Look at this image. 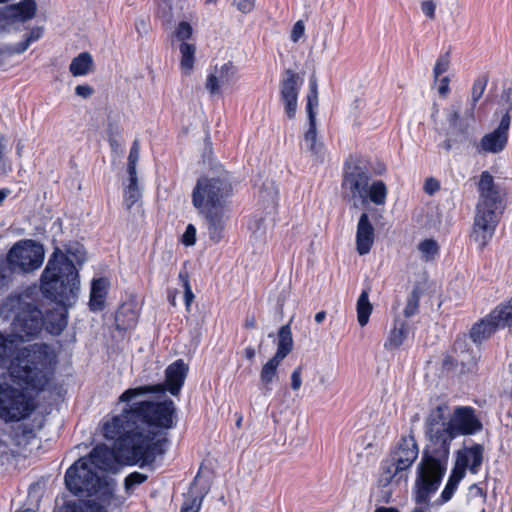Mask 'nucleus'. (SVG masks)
Segmentation results:
<instances>
[{
    "mask_svg": "<svg viewBox=\"0 0 512 512\" xmlns=\"http://www.w3.org/2000/svg\"><path fill=\"white\" fill-rule=\"evenodd\" d=\"M482 423L470 406H458L449 418V431H445L448 442V457L451 442L460 435H474L482 430Z\"/></svg>",
    "mask_w": 512,
    "mask_h": 512,
    "instance_id": "16",
    "label": "nucleus"
},
{
    "mask_svg": "<svg viewBox=\"0 0 512 512\" xmlns=\"http://www.w3.org/2000/svg\"><path fill=\"white\" fill-rule=\"evenodd\" d=\"M449 64H450L449 52H446L445 54H442L438 57L436 64L434 66V69H433V74H434L435 79H437L439 76H441L448 70Z\"/></svg>",
    "mask_w": 512,
    "mask_h": 512,
    "instance_id": "45",
    "label": "nucleus"
},
{
    "mask_svg": "<svg viewBox=\"0 0 512 512\" xmlns=\"http://www.w3.org/2000/svg\"><path fill=\"white\" fill-rule=\"evenodd\" d=\"M15 387L7 381L0 382V419L4 422H18L28 418L35 409L31 396L24 392L29 390L24 385ZM39 391L38 389H31Z\"/></svg>",
    "mask_w": 512,
    "mask_h": 512,
    "instance_id": "10",
    "label": "nucleus"
},
{
    "mask_svg": "<svg viewBox=\"0 0 512 512\" xmlns=\"http://www.w3.org/2000/svg\"><path fill=\"white\" fill-rule=\"evenodd\" d=\"M387 194L386 184L382 180L373 181L367 188V203L371 201L375 205H384Z\"/></svg>",
    "mask_w": 512,
    "mask_h": 512,
    "instance_id": "33",
    "label": "nucleus"
},
{
    "mask_svg": "<svg viewBox=\"0 0 512 512\" xmlns=\"http://www.w3.org/2000/svg\"><path fill=\"white\" fill-rule=\"evenodd\" d=\"M65 485L74 495L95 496V500L110 508H120L121 497L115 494L116 483L106 475H99L83 457L75 461L65 473Z\"/></svg>",
    "mask_w": 512,
    "mask_h": 512,
    "instance_id": "5",
    "label": "nucleus"
},
{
    "mask_svg": "<svg viewBox=\"0 0 512 512\" xmlns=\"http://www.w3.org/2000/svg\"><path fill=\"white\" fill-rule=\"evenodd\" d=\"M488 80L489 78L487 75H482L474 81L471 91L472 103L470 109L466 111V116H470L471 118L474 117V109L476 107V103L482 97L487 86Z\"/></svg>",
    "mask_w": 512,
    "mask_h": 512,
    "instance_id": "37",
    "label": "nucleus"
},
{
    "mask_svg": "<svg viewBox=\"0 0 512 512\" xmlns=\"http://www.w3.org/2000/svg\"><path fill=\"white\" fill-rule=\"evenodd\" d=\"M6 260L14 272H33L43 264L44 247L34 240L18 241L8 251Z\"/></svg>",
    "mask_w": 512,
    "mask_h": 512,
    "instance_id": "13",
    "label": "nucleus"
},
{
    "mask_svg": "<svg viewBox=\"0 0 512 512\" xmlns=\"http://www.w3.org/2000/svg\"><path fill=\"white\" fill-rule=\"evenodd\" d=\"M148 479L146 474L140 473L138 471H134L127 475L124 479V487L128 492L133 489L135 486L144 483Z\"/></svg>",
    "mask_w": 512,
    "mask_h": 512,
    "instance_id": "42",
    "label": "nucleus"
},
{
    "mask_svg": "<svg viewBox=\"0 0 512 512\" xmlns=\"http://www.w3.org/2000/svg\"><path fill=\"white\" fill-rule=\"evenodd\" d=\"M461 109L462 102L456 101L444 110L445 122L441 124L438 131L445 136V139L438 147L447 152L475 143V140L470 135L469 123L461 116Z\"/></svg>",
    "mask_w": 512,
    "mask_h": 512,
    "instance_id": "11",
    "label": "nucleus"
},
{
    "mask_svg": "<svg viewBox=\"0 0 512 512\" xmlns=\"http://www.w3.org/2000/svg\"><path fill=\"white\" fill-rule=\"evenodd\" d=\"M182 243L185 246H193L196 242V227L193 224L186 226L185 232L182 235Z\"/></svg>",
    "mask_w": 512,
    "mask_h": 512,
    "instance_id": "49",
    "label": "nucleus"
},
{
    "mask_svg": "<svg viewBox=\"0 0 512 512\" xmlns=\"http://www.w3.org/2000/svg\"><path fill=\"white\" fill-rule=\"evenodd\" d=\"M120 136V129L117 123L109 122L107 125L108 142L112 149L116 150L119 147L118 138Z\"/></svg>",
    "mask_w": 512,
    "mask_h": 512,
    "instance_id": "46",
    "label": "nucleus"
},
{
    "mask_svg": "<svg viewBox=\"0 0 512 512\" xmlns=\"http://www.w3.org/2000/svg\"><path fill=\"white\" fill-rule=\"evenodd\" d=\"M139 160V142L135 140L130 148L129 156H128V174H135L137 172V162Z\"/></svg>",
    "mask_w": 512,
    "mask_h": 512,
    "instance_id": "44",
    "label": "nucleus"
},
{
    "mask_svg": "<svg viewBox=\"0 0 512 512\" xmlns=\"http://www.w3.org/2000/svg\"><path fill=\"white\" fill-rule=\"evenodd\" d=\"M135 28L140 35L146 33L148 29V22L144 18L137 19L135 22Z\"/></svg>",
    "mask_w": 512,
    "mask_h": 512,
    "instance_id": "61",
    "label": "nucleus"
},
{
    "mask_svg": "<svg viewBox=\"0 0 512 512\" xmlns=\"http://www.w3.org/2000/svg\"><path fill=\"white\" fill-rule=\"evenodd\" d=\"M438 92L443 97L446 96L447 93L449 92V78L447 76L441 79Z\"/></svg>",
    "mask_w": 512,
    "mask_h": 512,
    "instance_id": "60",
    "label": "nucleus"
},
{
    "mask_svg": "<svg viewBox=\"0 0 512 512\" xmlns=\"http://www.w3.org/2000/svg\"><path fill=\"white\" fill-rule=\"evenodd\" d=\"M499 110L502 113L501 119L508 118L509 125L511 124V116L510 113L512 111V88H504L500 99L498 101Z\"/></svg>",
    "mask_w": 512,
    "mask_h": 512,
    "instance_id": "38",
    "label": "nucleus"
},
{
    "mask_svg": "<svg viewBox=\"0 0 512 512\" xmlns=\"http://www.w3.org/2000/svg\"><path fill=\"white\" fill-rule=\"evenodd\" d=\"M126 403L119 415L103 424V436L116 441V450L129 465L154 469L157 457L168 450V432L177 426L176 404L170 398Z\"/></svg>",
    "mask_w": 512,
    "mask_h": 512,
    "instance_id": "1",
    "label": "nucleus"
},
{
    "mask_svg": "<svg viewBox=\"0 0 512 512\" xmlns=\"http://www.w3.org/2000/svg\"><path fill=\"white\" fill-rule=\"evenodd\" d=\"M157 16L162 20L164 25L172 22V5L170 0H159L157 4Z\"/></svg>",
    "mask_w": 512,
    "mask_h": 512,
    "instance_id": "41",
    "label": "nucleus"
},
{
    "mask_svg": "<svg viewBox=\"0 0 512 512\" xmlns=\"http://www.w3.org/2000/svg\"><path fill=\"white\" fill-rule=\"evenodd\" d=\"M188 365L183 359H178L171 363L165 370V381L154 385H142L135 388L126 389L118 398V402H132L139 396L149 394H164L169 392L177 396L185 382L188 373Z\"/></svg>",
    "mask_w": 512,
    "mask_h": 512,
    "instance_id": "9",
    "label": "nucleus"
},
{
    "mask_svg": "<svg viewBox=\"0 0 512 512\" xmlns=\"http://www.w3.org/2000/svg\"><path fill=\"white\" fill-rule=\"evenodd\" d=\"M244 355L248 360H253L256 355V351L252 346H248L244 349Z\"/></svg>",
    "mask_w": 512,
    "mask_h": 512,
    "instance_id": "62",
    "label": "nucleus"
},
{
    "mask_svg": "<svg viewBox=\"0 0 512 512\" xmlns=\"http://www.w3.org/2000/svg\"><path fill=\"white\" fill-rule=\"evenodd\" d=\"M440 186H439V183L438 181L430 178L426 181L425 183V192L432 195L434 192H436L437 190H439Z\"/></svg>",
    "mask_w": 512,
    "mask_h": 512,
    "instance_id": "59",
    "label": "nucleus"
},
{
    "mask_svg": "<svg viewBox=\"0 0 512 512\" xmlns=\"http://www.w3.org/2000/svg\"><path fill=\"white\" fill-rule=\"evenodd\" d=\"M421 10L429 19L435 17L436 5L432 0H425L421 3Z\"/></svg>",
    "mask_w": 512,
    "mask_h": 512,
    "instance_id": "53",
    "label": "nucleus"
},
{
    "mask_svg": "<svg viewBox=\"0 0 512 512\" xmlns=\"http://www.w3.org/2000/svg\"><path fill=\"white\" fill-rule=\"evenodd\" d=\"M178 277L179 280L182 282L183 288L186 287V284H190L189 275L186 271H181Z\"/></svg>",
    "mask_w": 512,
    "mask_h": 512,
    "instance_id": "63",
    "label": "nucleus"
},
{
    "mask_svg": "<svg viewBox=\"0 0 512 512\" xmlns=\"http://www.w3.org/2000/svg\"><path fill=\"white\" fill-rule=\"evenodd\" d=\"M36 11L35 0H21L17 4L7 6L2 11V16L8 24L24 23L34 18Z\"/></svg>",
    "mask_w": 512,
    "mask_h": 512,
    "instance_id": "23",
    "label": "nucleus"
},
{
    "mask_svg": "<svg viewBox=\"0 0 512 512\" xmlns=\"http://www.w3.org/2000/svg\"><path fill=\"white\" fill-rule=\"evenodd\" d=\"M14 270H10V266L8 262H0V289L6 286L10 279Z\"/></svg>",
    "mask_w": 512,
    "mask_h": 512,
    "instance_id": "50",
    "label": "nucleus"
},
{
    "mask_svg": "<svg viewBox=\"0 0 512 512\" xmlns=\"http://www.w3.org/2000/svg\"><path fill=\"white\" fill-rule=\"evenodd\" d=\"M42 35L43 29L41 27H35L25 35L24 40L16 43L15 45H12L9 49H7V52L10 55L21 54L25 52L33 42L39 40Z\"/></svg>",
    "mask_w": 512,
    "mask_h": 512,
    "instance_id": "34",
    "label": "nucleus"
},
{
    "mask_svg": "<svg viewBox=\"0 0 512 512\" xmlns=\"http://www.w3.org/2000/svg\"><path fill=\"white\" fill-rule=\"evenodd\" d=\"M357 320L361 327L367 325L369 317L372 313V304L369 301V290L363 289L357 300Z\"/></svg>",
    "mask_w": 512,
    "mask_h": 512,
    "instance_id": "31",
    "label": "nucleus"
},
{
    "mask_svg": "<svg viewBox=\"0 0 512 512\" xmlns=\"http://www.w3.org/2000/svg\"><path fill=\"white\" fill-rule=\"evenodd\" d=\"M233 187L227 172L217 177H200L192 190V204L197 211L225 209Z\"/></svg>",
    "mask_w": 512,
    "mask_h": 512,
    "instance_id": "8",
    "label": "nucleus"
},
{
    "mask_svg": "<svg viewBox=\"0 0 512 512\" xmlns=\"http://www.w3.org/2000/svg\"><path fill=\"white\" fill-rule=\"evenodd\" d=\"M236 67L232 62L224 63L219 69L209 73L206 79L205 87L211 95L220 93L221 87L229 86L236 75Z\"/></svg>",
    "mask_w": 512,
    "mask_h": 512,
    "instance_id": "21",
    "label": "nucleus"
},
{
    "mask_svg": "<svg viewBox=\"0 0 512 512\" xmlns=\"http://www.w3.org/2000/svg\"><path fill=\"white\" fill-rule=\"evenodd\" d=\"M194 300V294L192 292V288L190 284H186V287H184V303L186 306V309L189 311L190 306Z\"/></svg>",
    "mask_w": 512,
    "mask_h": 512,
    "instance_id": "58",
    "label": "nucleus"
},
{
    "mask_svg": "<svg viewBox=\"0 0 512 512\" xmlns=\"http://www.w3.org/2000/svg\"><path fill=\"white\" fill-rule=\"evenodd\" d=\"M192 32V26L186 21H181L175 30V36L184 42L192 36Z\"/></svg>",
    "mask_w": 512,
    "mask_h": 512,
    "instance_id": "48",
    "label": "nucleus"
},
{
    "mask_svg": "<svg viewBox=\"0 0 512 512\" xmlns=\"http://www.w3.org/2000/svg\"><path fill=\"white\" fill-rule=\"evenodd\" d=\"M70 256L79 264L85 261L83 247L78 244L69 246L66 253L56 247L40 277L43 297L57 305L44 315L45 330L55 336L66 328L68 309L76 303L80 291L79 273Z\"/></svg>",
    "mask_w": 512,
    "mask_h": 512,
    "instance_id": "2",
    "label": "nucleus"
},
{
    "mask_svg": "<svg viewBox=\"0 0 512 512\" xmlns=\"http://www.w3.org/2000/svg\"><path fill=\"white\" fill-rule=\"evenodd\" d=\"M374 512H400L397 508L394 507H378Z\"/></svg>",
    "mask_w": 512,
    "mask_h": 512,
    "instance_id": "64",
    "label": "nucleus"
},
{
    "mask_svg": "<svg viewBox=\"0 0 512 512\" xmlns=\"http://www.w3.org/2000/svg\"><path fill=\"white\" fill-rule=\"evenodd\" d=\"M419 454L418 445L413 436L402 437L397 448L391 453L389 464L383 466L388 477L385 480L389 483L392 478L412 466Z\"/></svg>",
    "mask_w": 512,
    "mask_h": 512,
    "instance_id": "17",
    "label": "nucleus"
},
{
    "mask_svg": "<svg viewBox=\"0 0 512 512\" xmlns=\"http://www.w3.org/2000/svg\"><path fill=\"white\" fill-rule=\"evenodd\" d=\"M107 286L105 278L93 279L89 299V308L92 312H100L105 308Z\"/></svg>",
    "mask_w": 512,
    "mask_h": 512,
    "instance_id": "27",
    "label": "nucleus"
},
{
    "mask_svg": "<svg viewBox=\"0 0 512 512\" xmlns=\"http://www.w3.org/2000/svg\"><path fill=\"white\" fill-rule=\"evenodd\" d=\"M302 80L298 73L291 69L285 71V77L280 82V99L284 112L289 119H294L298 107V95Z\"/></svg>",
    "mask_w": 512,
    "mask_h": 512,
    "instance_id": "18",
    "label": "nucleus"
},
{
    "mask_svg": "<svg viewBox=\"0 0 512 512\" xmlns=\"http://www.w3.org/2000/svg\"><path fill=\"white\" fill-rule=\"evenodd\" d=\"M283 359L273 356L267 363H265L260 372V380L265 387V394L270 392L272 388L270 384L277 375V368Z\"/></svg>",
    "mask_w": 512,
    "mask_h": 512,
    "instance_id": "32",
    "label": "nucleus"
},
{
    "mask_svg": "<svg viewBox=\"0 0 512 512\" xmlns=\"http://www.w3.org/2000/svg\"><path fill=\"white\" fill-rule=\"evenodd\" d=\"M304 30H305V27H304L303 22L297 21L292 28L291 40L293 42H297L303 36Z\"/></svg>",
    "mask_w": 512,
    "mask_h": 512,
    "instance_id": "55",
    "label": "nucleus"
},
{
    "mask_svg": "<svg viewBox=\"0 0 512 512\" xmlns=\"http://www.w3.org/2000/svg\"><path fill=\"white\" fill-rule=\"evenodd\" d=\"M93 92V88L88 84L77 85L75 87V94L82 98H89Z\"/></svg>",
    "mask_w": 512,
    "mask_h": 512,
    "instance_id": "56",
    "label": "nucleus"
},
{
    "mask_svg": "<svg viewBox=\"0 0 512 512\" xmlns=\"http://www.w3.org/2000/svg\"><path fill=\"white\" fill-rule=\"evenodd\" d=\"M512 327V297L497 305L486 317L476 322L470 329L471 340L479 345L496 331Z\"/></svg>",
    "mask_w": 512,
    "mask_h": 512,
    "instance_id": "12",
    "label": "nucleus"
},
{
    "mask_svg": "<svg viewBox=\"0 0 512 512\" xmlns=\"http://www.w3.org/2000/svg\"><path fill=\"white\" fill-rule=\"evenodd\" d=\"M458 485H459L458 483L448 479V481L440 495L439 503L444 504V503L448 502L453 497L454 493L456 492Z\"/></svg>",
    "mask_w": 512,
    "mask_h": 512,
    "instance_id": "47",
    "label": "nucleus"
},
{
    "mask_svg": "<svg viewBox=\"0 0 512 512\" xmlns=\"http://www.w3.org/2000/svg\"><path fill=\"white\" fill-rule=\"evenodd\" d=\"M113 441L114 443L116 442L115 440ZM116 455L127 462V460L118 453L115 446L114 449H111L104 444L96 445L86 459L93 469L109 471L114 467Z\"/></svg>",
    "mask_w": 512,
    "mask_h": 512,
    "instance_id": "22",
    "label": "nucleus"
},
{
    "mask_svg": "<svg viewBox=\"0 0 512 512\" xmlns=\"http://www.w3.org/2000/svg\"><path fill=\"white\" fill-rule=\"evenodd\" d=\"M92 67V56L88 52H82L71 61L69 70L73 76H84L91 71Z\"/></svg>",
    "mask_w": 512,
    "mask_h": 512,
    "instance_id": "30",
    "label": "nucleus"
},
{
    "mask_svg": "<svg viewBox=\"0 0 512 512\" xmlns=\"http://www.w3.org/2000/svg\"><path fill=\"white\" fill-rule=\"evenodd\" d=\"M124 314H125L124 309H121V310L117 311L116 316H115L116 329L119 331H125L129 328H132L136 324V317H135V314L133 313V311L130 310L131 316H130L129 320L127 321V323L124 320H122V317L124 316Z\"/></svg>",
    "mask_w": 512,
    "mask_h": 512,
    "instance_id": "43",
    "label": "nucleus"
},
{
    "mask_svg": "<svg viewBox=\"0 0 512 512\" xmlns=\"http://www.w3.org/2000/svg\"><path fill=\"white\" fill-rule=\"evenodd\" d=\"M375 240V228L369 215L364 212L360 215L356 229V250L363 256L370 252Z\"/></svg>",
    "mask_w": 512,
    "mask_h": 512,
    "instance_id": "20",
    "label": "nucleus"
},
{
    "mask_svg": "<svg viewBox=\"0 0 512 512\" xmlns=\"http://www.w3.org/2000/svg\"><path fill=\"white\" fill-rule=\"evenodd\" d=\"M17 346L11 336L0 333V368L9 367L12 380L28 389L44 390L48 378L36 351L24 350L16 354Z\"/></svg>",
    "mask_w": 512,
    "mask_h": 512,
    "instance_id": "4",
    "label": "nucleus"
},
{
    "mask_svg": "<svg viewBox=\"0 0 512 512\" xmlns=\"http://www.w3.org/2000/svg\"><path fill=\"white\" fill-rule=\"evenodd\" d=\"M202 498L193 497L190 501L183 503L181 512H199Z\"/></svg>",
    "mask_w": 512,
    "mask_h": 512,
    "instance_id": "51",
    "label": "nucleus"
},
{
    "mask_svg": "<svg viewBox=\"0 0 512 512\" xmlns=\"http://www.w3.org/2000/svg\"><path fill=\"white\" fill-rule=\"evenodd\" d=\"M199 215L205 220L209 239L218 243L224 236L225 214L224 209L198 211Z\"/></svg>",
    "mask_w": 512,
    "mask_h": 512,
    "instance_id": "24",
    "label": "nucleus"
},
{
    "mask_svg": "<svg viewBox=\"0 0 512 512\" xmlns=\"http://www.w3.org/2000/svg\"><path fill=\"white\" fill-rule=\"evenodd\" d=\"M293 349V338L290 324L283 325L278 331L277 350L274 356L284 359Z\"/></svg>",
    "mask_w": 512,
    "mask_h": 512,
    "instance_id": "29",
    "label": "nucleus"
},
{
    "mask_svg": "<svg viewBox=\"0 0 512 512\" xmlns=\"http://www.w3.org/2000/svg\"><path fill=\"white\" fill-rule=\"evenodd\" d=\"M447 404L432 409L425 420V434L428 442L417 466L414 485L417 504H428L431 495L439 488L448 466V442L445 431H449Z\"/></svg>",
    "mask_w": 512,
    "mask_h": 512,
    "instance_id": "3",
    "label": "nucleus"
},
{
    "mask_svg": "<svg viewBox=\"0 0 512 512\" xmlns=\"http://www.w3.org/2000/svg\"><path fill=\"white\" fill-rule=\"evenodd\" d=\"M509 120L504 118L500 120L498 126L490 133L485 134L479 144L477 145V151L479 153H492L498 154L502 152L509 139Z\"/></svg>",
    "mask_w": 512,
    "mask_h": 512,
    "instance_id": "19",
    "label": "nucleus"
},
{
    "mask_svg": "<svg viewBox=\"0 0 512 512\" xmlns=\"http://www.w3.org/2000/svg\"><path fill=\"white\" fill-rule=\"evenodd\" d=\"M318 105V83L316 76L312 74L309 78L306 103L309 128L304 134V147L317 161H323V144L317 140L316 109Z\"/></svg>",
    "mask_w": 512,
    "mask_h": 512,
    "instance_id": "15",
    "label": "nucleus"
},
{
    "mask_svg": "<svg viewBox=\"0 0 512 512\" xmlns=\"http://www.w3.org/2000/svg\"><path fill=\"white\" fill-rule=\"evenodd\" d=\"M302 366H298L294 369V371L291 374V388L294 391H297L300 389L302 385Z\"/></svg>",
    "mask_w": 512,
    "mask_h": 512,
    "instance_id": "52",
    "label": "nucleus"
},
{
    "mask_svg": "<svg viewBox=\"0 0 512 512\" xmlns=\"http://www.w3.org/2000/svg\"><path fill=\"white\" fill-rule=\"evenodd\" d=\"M465 468L463 465L461 467L455 466L448 479L459 484L465 476Z\"/></svg>",
    "mask_w": 512,
    "mask_h": 512,
    "instance_id": "57",
    "label": "nucleus"
},
{
    "mask_svg": "<svg viewBox=\"0 0 512 512\" xmlns=\"http://www.w3.org/2000/svg\"><path fill=\"white\" fill-rule=\"evenodd\" d=\"M255 0H234L237 9L242 13H249L254 8Z\"/></svg>",
    "mask_w": 512,
    "mask_h": 512,
    "instance_id": "54",
    "label": "nucleus"
},
{
    "mask_svg": "<svg viewBox=\"0 0 512 512\" xmlns=\"http://www.w3.org/2000/svg\"><path fill=\"white\" fill-rule=\"evenodd\" d=\"M140 197L141 192L138 186L137 172H135V174H129V184L124 190V204L126 208L131 209Z\"/></svg>",
    "mask_w": 512,
    "mask_h": 512,
    "instance_id": "35",
    "label": "nucleus"
},
{
    "mask_svg": "<svg viewBox=\"0 0 512 512\" xmlns=\"http://www.w3.org/2000/svg\"><path fill=\"white\" fill-rule=\"evenodd\" d=\"M478 191L479 201L476 206L472 237L482 250L495 233L499 222L496 211L502 204L503 194L488 171L481 173Z\"/></svg>",
    "mask_w": 512,
    "mask_h": 512,
    "instance_id": "6",
    "label": "nucleus"
},
{
    "mask_svg": "<svg viewBox=\"0 0 512 512\" xmlns=\"http://www.w3.org/2000/svg\"><path fill=\"white\" fill-rule=\"evenodd\" d=\"M418 250L421 252L422 258L425 261L433 260L439 253L438 244L434 239H425L421 241L418 245Z\"/></svg>",
    "mask_w": 512,
    "mask_h": 512,
    "instance_id": "39",
    "label": "nucleus"
},
{
    "mask_svg": "<svg viewBox=\"0 0 512 512\" xmlns=\"http://www.w3.org/2000/svg\"><path fill=\"white\" fill-rule=\"evenodd\" d=\"M421 293L417 288H414L409 294L404 308L403 314L406 318L416 315L419 311Z\"/></svg>",
    "mask_w": 512,
    "mask_h": 512,
    "instance_id": "40",
    "label": "nucleus"
},
{
    "mask_svg": "<svg viewBox=\"0 0 512 512\" xmlns=\"http://www.w3.org/2000/svg\"><path fill=\"white\" fill-rule=\"evenodd\" d=\"M0 307L3 308L2 315H13L12 332L20 341H31L42 332L44 314L28 294L10 295Z\"/></svg>",
    "mask_w": 512,
    "mask_h": 512,
    "instance_id": "7",
    "label": "nucleus"
},
{
    "mask_svg": "<svg viewBox=\"0 0 512 512\" xmlns=\"http://www.w3.org/2000/svg\"><path fill=\"white\" fill-rule=\"evenodd\" d=\"M369 182L370 173L365 168L358 165L348 166L341 183L344 200L354 208L366 205Z\"/></svg>",
    "mask_w": 512,
    "mask_h": 512,
    "instance_id": "14",
    "label": "nucleus"
},
{
    "mask_svg": "<svg viewBox=\"0 0 512 512\" xmlns=\"http://www.w3.org/2000/svg\"><path fill=\"white\" fill-rule=\"evenodd\" d=\"M457 462L464 467H469L472 473H477L483 462V447L480 444H474L467 448L464 453L459 454Z\"/></svg>",
    "mask_w": 512,
    "mask_h": 512,
    "instance_id": "28",
    "label": "nucleus"
},
{
    "mask_svg": "<svg viewBox=\"0 0 512 512\" xmlns=\"http://www.w3.org/2000/svg\"><path fill=\"white\" fill-rule=\"evenodd\" d=\"M180 53H181V62L180 66L181 69L186 73L189 74L194 66V60H195V51L196 48L193 44H189L186 42H182L180 44Z\"/></svg>",
    "mask_w": 512,
    "mask_h": 512,
    "instance_id": "36",
    "label": "nucleus"
},
{
    "mask_svg": "<svg viewBox=\"0 0 512 512\" xmlns=\"http://www.w3.org/2000/svg\"><path fill=\"white\" fill-rule=\"evenodd\" d=\"M119 508H110L95 499L66 501L56 512H115Z\"/></svg>",
    "mask_w": 512,
    "mask_h": 512,
    "instance_id": "25",
    "label": "nucleus"
},
{
    "mask_svg": "<svg viewBox=\"0 0 512 512\" xmlns=\"http://www.w3.org/2000/svg\"><path fill=\"white\" fill-rule=\"evenodd\" d=\"M409 329L410 327L407 321L398 318L395 319L393 328L384 343V348L390 351L398 349L408 337Z\"/></svg>",
    "mask_w": 512,
    "mask_h": 512,
    "instance_id": "26",
    "label": "nucleus"
}]
</instances>
